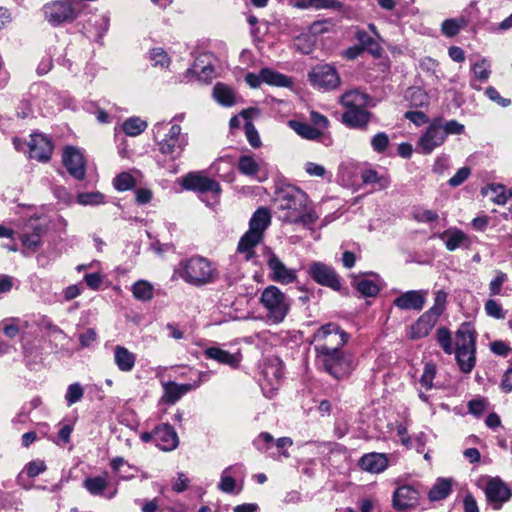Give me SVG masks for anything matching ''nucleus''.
<instances>
[{
	"instance_id": "f257e3e1",
	"label": "nucleus",
	"mask_w": 512,
	"mask_h": 512,
	"mask_svg": "<svg viewBox=\"0 0 512 512\" xmlns=\"http://www.w3.org/2000/svg\"><path fill=\"white\" fill-rule=\"evenodd\" d=\"M277 208L281 212L280 219L288 223L314 224L317 214L308 210V197L301 189L288 186L280 190L275 198Z\"/></svg>"
},
{
	"instance_id": "f03ea898",
	"label": "nucleus",
	"mask_w": 512,
	"mask_h": 512,
	"mask_svg": "<svg viewBox=\"0 0 512 512\" xmlns=\"http://www.w3.org/2000/svg\"><path fill=\"white\" fill-rule=\"evenodd\" d=\"M186 283L201 287L214 283L219 279V271L206 258L194 256L179 263L176 270Z\"/></svg>"
},
{
	"instance_id": "7ed1b4c3",
	"label": "nucleus",
	"mask_w": 512,
	"mask_h": 512,
	"mask_svg": "<svg viewBox=\"0 0 512 512\" xmlns=\"http://www.w3.org/2000/svg\"><path fill=\"white\" fill-rule=\"evenodd\" d=\"M165 128L164 122L155 124L152 129L154 139L163 155L177 159L188 145V134L182 133L179 124H172L167 133H164Z\"/></svg>"
},
{
	"instance_id": "20e7f679",
	"label": "nucleus",
	"mask_w": 512,
	"mask_h": 512,
	"mask_svg": "<svg viewBox=\"0 0 512 512\" xmlns=\"http://www.w3.org/2000/svg\"><path fill=\"white\" fill-rule=\"evenodd\" d=\"M448 294L444 290L434 292V303L427 311H425L408 331V338L418 340L427 337L435 327L441 315L447 307Z\"/></svg>"
},
{
	"instance_id": "39448f33",
	"label": "nucleus",
	"mask_w": 512,
	"mask_h": 512,
	"mask_svg": "<svg viewBox=\"0 0 512 512\" xmlns=\"http://www.w3.org/2000/svg\"><path fill=\"white\" fill-rule=\"evenodd\" d=\"M259 301L271 324L282 323L291 306L288 296L274 285H269L262 291Z\"/></svg>"
},
{
	"instance_id": "423d86ee",
	"label": "nucleus",
	"mask_w": 512,
	"mask_h": 512,
	"mask_svg": "<svg viewBox=\"0 0 512 512\" xmlns=\"http://www.w3.org/2000/svg\"><path fill=\"white\" fill-rule=\"evenodd\" d=\"M348 339V334L337 324L328 323L321 326L314 334L316 356L341 350Z\"/></svg>"
},
{
	"instance_id": "0eeeda50",
	"label": "nucleus",
	"mask_w": 512,
	"mask_h": 512,
	"mask_svg": "<svg viewBox=\"0 0 512 512\" xmlns=\"http://www.w3.org/2000/svg\"><path fill=\"white\" fill-rule=\"evenodd\" d=\"M325 371L336 379L345 377L355 368V359L349 352L336 350L317 356Z\"/></svg>"
},
{
	"instance_id": "6e6552de",
	"label": "nucleus",
	"mask_w": 512,
	"mask_h": 512,
	"mask_svg": "<svg viewBox=\"0 0 512 512\" xmlns=\"http://www.w3.org/2000/svg\"><path fill=\"white\" fill-rule=\"evenodd\" d=\"M182 186L186 190L195 191L201 195L210 193L212 201L208 202V206L217 204L222 192L220 184L202 172H190L185 175Z\"/></svg>"
},
{
	"instance_id": "1a4fd4ad",
	"label": "nucleus",
	"mask_w": 512,
	"mask_h": 512,
	"mask_svg": "<svg viewBox=\"0 0 512 512\" xmlns=\"http://www.w3.org/2000/svg\"><path fill=\"white\" fill-rule=\"evenodd\" d=\"M131 477L119 475L118 480L112 483L107 472L100 475L88 476L83 480V488L94 497L111 500L118 494L120 480H129Z\"/></svg>"
},
{
	"instance_id": "9d476101",
	"label": "nucleus",
	"mask_w": 512,
	"mask_h": 512,
	"mask_svg": "<svg viewBox=\"0 0 512 512\" xmlns=\"http://www.w3.org/2000/svg\"><path fill=\"white\" fill-rule=\"evenodd\" d=\"M43 10L45 18L53 26L72 22L77 18V12L73 8L71 0L54 1L46 4Z\"/></svg>"
},
{
	"instance_id": "9b49d317",
	"label": "nucleus",
	"mask_w": 512,
	"mask_h": 512,
	"mask_svg": "<svg viewBox=\"0 0 512 512\" xmlns=\"http://www.w3.org/2000/svg\"><path fill=\"white\" fill-rule=\"evenodd\" d=\"M445 132L441 128V118H435L417 142V150L422 154H430L445 142Z\"/></svg>"
},
{
	"instance_id": "f8f14e48",
	"label": "nucleus",
	"mask_w": 512,
	"mask_h": 512,
	"mask_svg": "<svg viewBox=\"0 0 512 512\" xmlns=\"http://www.w3.org/2000/svg\"><path fill=\"white\" fill-rule=\"evenodd\" d=\"M208 380V374L198 372V380L193 384H177L173 381L163 382V395L161 401L169 404H175L187 392L194 390L204 381Z\"/></svg>"
},
{
	"instance_id": "ddd939ff",
	"label": "nucleus",
	"mask_w": 512,
	"mask_h": 512,
	"mask_svg": "<svg viewBox=\"0 0 512 512\" xmlns=\"http://www.w3.org/2000/svg\"><path fill=\"white\" fill-rule=\"evenodd\" d=\"M309 79L314 86L325 90L335 89L340 84L336 69L330 65H318L309 73Z\"/></svg>"
},
{
	"instance_id": "4468645a",
	"label": "nucleus",
	"mask_w": 512,
	"mask_h": 512,
	"mask_svg": "<svg viewBox=\"0 0 512 512\" xmlns=\"http://www.w3.org/2000/svg\"><path fill=\"white\" fill-rule=\"evenodd\" d=\"M267 266L270 270L269 277L271 280L281 284H291L297 279V272L293 268H288L280 258L273 252L269 251Z\"/></svg>"
},
{
	"instance_id": "2eb2a0df",
	"label": "nucleus",
	"mask_w": 512,
	"mask_h": 512,
	"mask_svg": "<svg viewBox=\"0 0 512 512\" xmlns=\"http://www.w3.org/2000/svg\"><path fill=\"white\" fill-rule=\"evenodd\" d=\"M309 274L322 286L329 287L335 291H339L341 288V282L335 270L322 262L312 263Z\"/></svg>"
},
{
	"instance_id": "dca6fc26",
	"label": "nucleus",
	"mask_w": 512,
	"mask_h": 512,
	"mask_svg": "<svg viewBox=\"0 0 512 512\" xmlns=\"http://www.w3.org/2000/svg\"><path fill=\"white\" fill-rule=\"evenodd\" d=\"M485 495L492 508L498 510L510 499L512 492L501 479L493 478L486 485Z\"/></svg>"
},
{
	"instance_id": "f3484780",
	"label": "nucleus",
	"mask_w": 512,
	"mask_h": 512,
	"mask_svg": "<svg viewBox=\"0 0 512 512\" xmlns=\"http://www.w3.org/2000/svg\"><path fill=\"white\" fill-rule=\"evenodd\" d=\"M63 164L69 174L77 180H83L86 175L85 160L79 149L68 146L62 155Z\"/></svg>"
},
{
	"instance_id": "a211bd4d",
	"label": "nucleus",
	"mask_w": 512,
	"mask_h": 512,
	"mask_svg": "<svg viewBox=\"0 0 512 512\" xmlns=\"http://www.w3.org/2000/svg\"><path fill=\"white\" fill-rule=\"evenodd\" d=\"M428 290H409L393 300V305L401 310L420 311L426 304Z\"/></svg>"
},
{
	"instance_id": "6ab92c4d",
	"label": "nucleus",
	"mask_w": 512,
	"mask_h": 512,
	"mask_svg": "<svg viewBox=\"0 0 512 512\" xmlns=\"http://www.w3.org/2000/svg\"><path fill=\"white\" fill-rule=\"evenodd\" d=\"M29 157L41 162L50 159L53 152V144L49 138L42 134H33L27 144Z\"/></svg>"
},
{
	"instance_id": "aec40b11",
	"label": "nucleus",
	"mask_w": 512,
	"mask_h": 512,
	"mask_svg": "<svg viewBox=\"0 0 512 512\" xmlns=\"http://www.w3.org/2000/svg\"><path fill=\"white\" fill-rule=\"evenodd\" d=\"M155 444L163 451H172L177 448L179 438L174 428L169 424L155 427Z\"/></svg>"
},
{
	"instance_id": "412c9836",
	"label": "nucleus",
	"mask_w": 512,
	"mask_h": 512,
	"mask_svg": "<svg viewBox=\"0 0 512 512\" xmlns=\"http://www.w3.org/2000/svg\"><path fill=\"white\" fill-rule=\"evenodd\" d=\"M213 55L210 53H203L199 55L189 71L196 75L197 78L204 82L211 81L215 76V69L213 66Z\"/></svg>"
},
{
	"instance_id": "4be33fe9",
	"label": "nucleus",
	"mask_w": 512,
	"mask_h": 512,
	"mask_svg": "<svg viewBox=\"0 0 512 512\" xmlns=\"http://www.w3.org/2000/svg\"><path fill=\"white\" fill-rule=\"evenodd\" d=\"M476 349V331L470 322H464L455 333L454 351Z\"/></svg>"
},
{
	"instance_id": "5701e85b",
	"label": "nucleus",
	"mask_w": 512,
	"mask_h": 512,
	"mask_svg": "<svg viewBox=\"0 0 512 512\" xmlns=\"http://www.w3.org/2000/svg\"><path fill=\"white\" fill-rule=\"evenodd\" d=\"M371 118L372 113L365 108L349 109L342 114V122L353 129H366Z\"/></svg>"
},
{
	"instance_id": "b1692460",
	"label": "nucleus",
	"mask_w": 512,
	"mask_h": 512,
	"mask_svg": "<svg viewBox=\"0 0 512 512\" xmlns=\"http://www.w3.org/2000/svg\"><path fill=\"white\" fill-rule=\"evenodd\" d=\"M419 493L411 486L405 485L399 487L393 496L394 507L398 510H405L415 506L418 503Z\"/></svg>"
},
{
	"instance_id": "393cba45",
	"label": "nucleus",
	"mask_w": 512,
	"mask_h": 512,
	"mask_svg": "<svg viewBox=\"0 0 512 512\" xmlns=\"http://www.w3.org/2000/svg\"><path fill=\"white\" fill-rule=\"evenodd\" d=\"M359 466L362 470L370 473H381L388 466V458L384 453H367L360 458Z\"/></svg>"
},
{
	"instance_id": "a878e982",
	"label": "nucleus",
	"mask_w": 512,
	"mask_h": 512,
	"mask_svg": "<svg viewBox=\"0 0 512 512\" xmlns=\"http://www.w3.org/2000/svg\"><path fill=\"white\" fill-rule=\"evenodd\" d=\"M263 237L257 233H251L246 231L240 238L237 251L243 255L246 261H252L256 258L255 247H257L262 241Z\"/></svg>"
},
{
	"instance_id": "bb28decb",
	"label": "nucleus",
	"mask_w": 512,
	"mask_h": 512,
	"mask_svg": "<svg viewBox=\"0 0 512 512\" xmlns=\"http://www.w3.org/2000/svg\"><path fill=\"white\" fill-rule=\"evenodd\" d=\"M203 353L206 358L232 368L237 367L241 361V355L239 353L232 354L219 347H208Z\"/></svg>"
},
{
	"instance_id": "cd10ccee",
	"label": "nucleus",
	"mask_w": 512,
	"mask_h": 512,
	"mask_svg": "<svg viewBox=\"0 0 512 512\" xmlns=\"http://www.w3.org/2000/svg\"><path fill=\"white\" fill-rule=\"evenodd\" d=\"M271 223V214L265 207L258 208L249 221V229L251 233H257L264 238V232Z\"/></svg>"
},
{
	"instance_id": "c85d7f7f",
	"label": "nucleus",
	"mask_w": 512,
	"mask_h": 512,
	"mask_svg": "<svg viewBox=\"0 0 512 512\" xmlns=\"http://www.w3.org/2000/svg\"><path fill=\"white\" fill-rule=\"evenodd\" d=\"M483 194L488 196L497 205L508 204L512 209V192L500 184H490L483 189Z\"/></svg>"
},
{
	"instance_id": "c756f323",
	"label": "nucleus",
	"mask_w": 512,
	"mask_h": 512,
	"mask_svg": "<svg viewBox=\"0 0 512 512\" xmlns=\"http://www.w3.org/2000/svg\"><path fill=\"white\" fill-rule=\"evenodd\" d=\"M114 363L121 372H130L135 367L136 355L126 347L116 345L113 349Z\"/></svg>"
},
{
	"instance_id": "7c9ffc66",
	"label": "nucleus",
	"mask_w": 512,
	"mask_h": 512,
	"mask_svg": "<svg viewBox=\"0 0 512 512\" xmlns=\"http://www.w3.org/2000/svg\"><path fill=\"white\" fill-rule=\"evenodd\" d=\"M369 101L370 97L357 89L347 91L340 97V103L346 107L347 110L365 108L369 104Z\"/></svg>"
},
{
	"instance_id": "2f4dec72",
	"label": "nucleus",
	"mask_w": 512,
	"mask_h": 512,
	"mask_svg": "<svg viewBox=\"0 0 512 512\" xmlns=\"http://www.w3.org/2000/svg\"><path fill=\"white\" fill-rule=\"evenodd\" d=\"M445 244L447 250L454 251L461 247L466 241V234L457 228H449L438 236Z\"/></svg>"
},
{
	"instance_id": "473e14b6",
	"label": "nucleus",
	"mask_w": 512,
	"mask_h": 512,
	"mask_svg": "<svg viewBox=\"0 0 512 512\" xmlns=\"http://www.w3.org/2000/svg\"><path fill=\"white\" fill-rule=\"evenodd\" d=\"M213 98L222 106L231 107L236 103L235 92L224 83H217L213 88Z\"/></svg>"
},
{
	"instance_id": "72a5a7b5",
	"label": "nucleus",
	"mask_w": 512,
	"mask_h": 512,
	"mask_svg": "<svg viewBox=\"0 0 512 512\" xmlns=\"http://www.w3.org/2000/svg\"><path fill=\"white\" fill-rule=\"evenodd\" d=\"M288 125L299 136L307 140H318L322 136V132L318 128H315L306 122L290 120Z\"/></svg>"
},
{
	"instance_id": "f704fd0d",
	"label": "nucleus",
	"mask_w": 512,
	"mask_h": 512,
	"mask_svg": "<svg viewBox=\"0 0 512 512\" xmlns=\"http://www.w3.org/2000/svg\"><path fill=\"white\" fill-rule=\"evenodd\" d=\"M264 380L271 385L272 389H277L282 378L283 372L278 360H274L265 365L262 370Z\"/></svg>"
},
{
	"instance_id": "c9c22d12",
	"label": "nucleus",
	"mask_w": 512,
	"mask_h": 512,
	"mask_svg": "<svg viewBox=\"0 0 512 512\" xmlns=\"http://www.w3.org/2000/svg\"><path fill=\"white\" fill-rule=\"evenodd\" d=\"M27 231L22 234L21 242L28 248H36L41 243L43 228L38 223H30L26 226Z\"/></svg>"
},
{
	"instance_id": "e433bc0d",
	"label": "nucleus",
	"mask_w": 512,
	"mask_h": 512,
	"mask_svg": "<svg viewBox=\"0 0 512 512\" xmlns=\"http://www.w3.org/2000/svg\"><path fill=\"white\" fill-rule=\"evenodd\" d=\"M457 364L461 372L470 373L476 364V349L454 351Z\"/></svg>"
},
{
	"instance_id": "4c0bfd02",
	"label": "nucleus",
	"mask_w": 512,
	"mask_h": 512,
	"mask_svg": "<svg viewBox=\"0 0 512 512\" xmlns=\"http://www.w3.org/2000/svg\"><path fill=\"white\" fill-rule=\"evenodd\" d=\"M452 482L447 478H439L428 492L430 501L445 499L451 492Z\"/></svg>"
},
{
	"instance_id": "58836bf2",
	"label": "nucleus",
	"mask_w": 512,
	"mask_h": 512,
	"mask_svg": "<svg viewBox=\"0 0 512 512\" xmlns=\"http://www.w3.org/2000/svg\"><path fill=\"white\" fill-rule=\"evenodd\" d=\"M131 291L133 297L142 302H148L154 296V287L146 280H138L135 282L131 287Z\"/></svg>"
},
{
	"instance_id": "ea45409f",
	"label": "nucleus",
	"mask_w": 512,
	"mask_h": 512,
	"mask_svg": "<svg viewBox=\"0 0 512 512\" xmlns=\"http://www.w3.org/2000/svg\"><path fill=\"white\" fill-rule=\"evenodd\" d=\"M261 77L263 83L271 86L288 87L291 85L290 78L269 68L261 69Z\"/></svg>"
},
{
	"instance_id": "a19ab883",
	"label": "nucleus",
	"mask_w": 512,
	"mask_h": 512,
	"mask_svg": "<svg viewBox=\"0 0 512 512\" xmlns=\"http://www.w3.org/2000/svg\"><path fill=\"white\" fill-rule=\"evenodd\" d=\"M355 38L360 43L359 46L363 47V50H367L374 56H379L381 54V47L378 42L364 30H357Z\"/></svg>"
},
{
	"instance_id": "79ce46f5",
	"label": "nucleus",
	"mask_w": 512,
	"mask_h": 512,
	"mask_svg": "<svg viewBox=\"0 0 512 512\" xmlns=\"http://www.w3.org/2000/svg\"><path fill=\"white\" fill-rule=\"evenodd\" d=\"M238 169L246 176H255L260 171V164L253 156L242 155L238 161Z\"/></svg>"
},
{
	"instance_id": "37998d69",
	"label": "nucleus",
	"mask_w": 512,
	"mask_h": 512,
	"mask_svg": "<svg viewBox=\"0 0 512 512\" xmlns=\"http://www.w3.org/2000/svg\"><path fill=\"white\" fill-rule=\"evenodd\" d=\"M234 471L236 472H242L243 466L242 465H234L226 468L221 475V480L218 485L219 489L222 490L225 493H232L235 489V480L233 477H231L228 472Z\"/></svg>"
},
{
	"instance_id": "c03bdc74",
	"label": "nucleus",
	"mask_w": 512,
	"mask_h": 512,
	"mask_svg": "<svg viewBox=\"0 0 512 512\" xmlns=\"http://www.w3.org/2000/svg\"><path fill=\"white\" fill-rule=\"evenodd\" d=\"M147 128V122L138 117H131L124 121L122 129L128 136H137Z\"/></svg>"
},
{
	"instance_id": "a18cd8bd",
	"label": "nucleus",
	"mask_w": 512,
	"mask_h": 512,
	"mask_svg": "<svg viewBox=\"0 0 512 512\" xmlns=\"http://www.w3.org/2000/svg\"><path fill=\"white\" fill-rule=\"evenodd\" d=\"M436 340L444 353L451 355L454 352L451 332L446 327H439L436 331Z\"/></svg>"
},
{
	"instance_id": "49530a36",
	"label": "nucleus",
	"mask_w": 512,
	"mask_h": 512,
	"mask_svg": "<svg viewBox=\"0 0 512 512\" xmlns=\"http://www.w3.org/2000/svg\"><path fill=\"white\" fill-rule=\"evenodd\" d=\"M355 285L357 291L366 297H374L380 291L379 285L370 279H358L355 281Z\"/></svg>"
},
{
	"instance_id": "de8ad7c7",
	"label": "nucleus",
	"mask_w": 512,
	"mask_h": 512,
	"mask_svg": "<svg viewBox=\"0 0 512 512\" xmlns=\"http://www.w3.org/2000/svg\"><path fill=\"white\" fill-rule=\"evenodd\" d=\"M436 365L432 362H428L425 364L423 373L420 378V385L425 390H430L433 387V380L436 376Z\"/></svg>"
},
{
	"instance_id": "09e8293b",
	"label": "nucleus",
	"mask_w": 512,
	"mask_h": 512,
	"mask_svg": "<svg viewBox=\"0 0 512 512\" xmlns=\"http://www.w3.org/2000/svg\"><path fill=\"white\" fill-rule=\"evenodd\" d=\"M113 185L118 191H127L136 185V181L130 173L123 172L114 178Z\"/></svg>"
},
{
	"instance_id": "8fccbe9b",
	"label": "nucleus",
	"mask_w": 512,
	"mask_h": 512,
	"mask_svg": "<svg viewBox=\"0 0 512 512\" xmlns=\"http://www.w3.org/2000/svg\"><path fill=\"white\" fill-rule=\"evenodd\" d=\"M361 178L365 184H379V188H385L389 185V180L387 177L379 176L378 173L372 169H367L363 171L361 174Z\"/></svg>"
},
{
	"instance_id": "3c124183",
	"label": "nucleus",
	"mask_w": 512,
	"mask_h": 512,
	"mask_svg": "<svg viewBox=\"0 0 512 512\" xmlns=\"http://www.w3.org/2000/svg\"><path fill=\"white\" fill-rule=\"evenodd\" d=\"M306 173L311 177H320L331 180L332 174L328 173L323 165L314 162H307L304 166Z\"/></svg>"
},
{
	"instance_id": "603ef678",
	"label": "nucleus",
	"mask_w": 512,
	"mask_h": 512,
	"mask_svg": "<svg viewBox=\"0 0 512 512\" xmlns=\"http://www.w3.org/2000/svg\"><path fill=\"white\" fill-rule=\"evenodd\" d=\"M463 25V20L446 19L441 25V31L445 36L453 37L459 33Z\"/></svg>"
},
{
	"instance_id": "864d4df0",
	"label": "nucleus",
	"mask_w": 512,
	"mask_h": 512,
	"mask_svg": "<svg viewBox=\"0 0 512 512\" xmlns=\"http://www.w3.org/2000/svg\"><path fill=\"white\" fill-rule=\"evenodd\" d=\"M150 60L153 65L160 68H166L170 64V58L162 48H154L150 51Z\"/></svg>"
},
{
	"instance_id": "5fc2aeb1",
	"label": "nucleus",
	"mask_w": 512,
	"mask_h": 512,
	"mask_svg": "<svg viewBox=\"0 0 512 512\" xmlns=\"http://www.w3.org/2000/svg\"><path fill=\"white\" fill-rule=\"evenodd\" d=\"M84 395L83 387L79 383H73L68 386L65 399L69 406L77 403Z\"/></svg>"
},
{
	"instance_id": "6e6d98bb",
	"label": "nucleus",
	"mask_w": 512,
	"mask_h": 512,
	"mask_svg": "<svg viewBox=\"0 0 512 512\" xmlns=\"http://www.w3.org/2000/svg\"><path fill=\"white\" fill-rule=\"evenodd\" d=\"M484 309H485L486 314L492 318H495V319H504L505 318V312L503 311L501 304L494 299H488L485 302Z\"/></svg>"
},
{
	"instance_id": "4d7b16f0",
	"label": "nucleus",
	"mask_w": 512,
	"mask_h": 512,
	"mask_svg": "<svg viewBox=\"0 0 512 512\" xmlns=\"http://www.w3.org/2000/svg\"><path fill=\"white\" fill-rule=\"evenodd\" d=\"M47 466L43 460H33L25 465L24 471L29 478H35L39 474L45 472Z\"/></svg>"
},
{
	"instance_id": "13d9d810",
	"label": "nucleus",
	"mask_w": 512,
	"mask_h": 512,
	"mask_svg": "<svg viewBox=\"0 0 512 512\" xmlns=\"http://www.w3.org/2000/svg\"><path fill=\"white\" fill-rule=\"evenodd\" d=\"M273 442L274 438L270 433L262 432L254 439L253 444L257 450L267 452Z\"/></svg>"
},
{
	"instance_id": "bf43d9fd",
	"label": "nucleus",
	"mask_w": 512,
	"mask_h": 512,
	"mask_svg": "<svg viewBox=\"0 0 512 512\" xmlns=\"http://www.w3.org/2000/svg\"><path fill=\"white\" fill-rule=\"evenodd\" d=\"M441 128L445 132V138L448 135H460L464 132V125L456 120L444 121L441 118Z\"/></svg>"
},
{
	"instance_id": "052dcab7",
	"label": "nucleus",
	"mask_w": 512,
	"mask_h": 512,
	"mask_svg": "<svg viewBox=\"0 0 512 512\" xmlns=\"http://www.w3.org/2000/svg\"><path fill=\"white\" fill-rule=\"evenodd\" d=\"M77 201L82 205H98L103 202V195L99 192L81 193L77 196Z\"/></svg>"
},
{
	"instance_id": "680f3d73",
	"label": "nucleus",
	"mask_w": 512,
	"mask_h": 512,
	"mask_svg": "<svg viewBox=\"0 0 512 512\" xmlns=\"http://www.w3.org/2000/svg\"><path fill=\"white\" fill-rule=\"evenodd\" d=\"M475 77L481 81H485L490 76V65L486 60L475 63L472 67Z\"/></svg>"
},
{
	"instance_id": "e2e57ef3",
	"label": "nucleus",
	"mask_w": 512,
	"mask_h": 512,
	"mask_svg": "<svg viewBox=\"0 0 512 512\" xmlns=\"http://www.w3.org/2000/svg\"><path fill=\"white\" fill-rule=\"evenodd\" d=\"M389 144V138L386 133L379 132L373 136L371 140V146L374 151L382 153L386 150Z\"/></svg>"
},
{
	"instance_id": "0e129e2a",
	"label": "nucleus",
	"mask_w": 512,
	"mask_h": 512,
	"mask_svg": "<svg viewBox=\"0 0 512 512\" xmlns=\"http://www.w3.org/2000/svg\"><path fill=\"white\" fill-rule=\"evenodd\" d=\"M244 129H245V134H246L247 140L250 143V145L254 148L259 147L261 144L260 137H259V134H258L255 126L252 124V122L251 121L245 122Z\"/></svg>"
},
{
	"instance_id": "69168bd1",
	"label": "nucleus",
	"mask_w": 512,
	"mask_h": 512,
	"mask_svg": "<svg viewBox=\"0 0 512 512\" xmlns=\"http://www.w3.org/2000/svg\"><path fill=\"white\" fill-rule=\"evenodd\" d=\"M507 274L502 271H498L495 278L489 283V291L491 296H496L501 293V287L505 281H507Z\"/></svg>"
},
{
	"instance_id": "338daca9",
	"label": "nucleus",
	"mask_w": 512,
	"mask_h": 512,
	"mask_svg": "<svg viewBox=\"0 0 512 512\" xmlns=\"http://www.w3.org/2000/svg\"><path fill=\"white\" fill-rule=\"evenodd\" d=\"M471 171L468 167H462L460 168L456 174L451 177L448 181L449 185L451 187H457L459 185H461L463 182H465L469 175H470Z\"/></svg>"
},
{
	"instance_id": "774afa93",
	"label": "nucleus",
	"mask_w": 512,
	"mask_h": 512,
	"mask_svg": "<svg viewBox=\"0 0 512 512\" xmlns=\"http://www.w3.org/2000/svg\"><path fill=\"white\" fill-rule=\"evenodd\" d=\"M485 94L490 100L496 102L502 107H508L511 104L510 99L501 97L499 92L492 86L486 88Z\"/></svg>"
}]
</instances>
